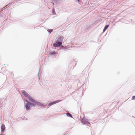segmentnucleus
Masks as SVG:
<instances>
[{
  "label": "nucleus",
  "instance_id": "nucleus-1",
  "mask_svg": "<svg viewBox=\"0 0 135 135\" xmlns=\"http://www.w3.org/2000/svg\"><path fill=\"white\" fill-rule=\"evenodd\" d=\"M22 93L23 95L29 100V102L26 99H25V101L26 102L24 105L25 108L27 111L30 109V108L33 107H39L41 105V103L38 102L33 99L27 93L25 90H22Z\"/></svg>",
  "mask_w": 135,
  "mask_h": 135
},
{
  "label": "nucleus",
  "instance_id": "nucleus-2",
  "mask_svg": "<svg viewBox=\"0 0 135 135\" xmlns=\"http://www.w3.org/2000/svg\"><path fill=\"white\" fill-rule=\"evenodd\" d=\"M80 121L81 123L83 124H85V125L89 126L90 128V126L87 125L90 124V123L89 122L90 121V120L85 118L84 116L83 117Z\"/></svg>",
  "mask_w": 135,
  "mask_h": 135
},
{
  "label": "nucleus",
  "instance_id": "nucleus-3",
  "mask_svg": "<svg viewBox=\"0 0 135 135\" xmlns=\"http://www.w3.org/2000/svg\"><path fill=\"white\" fill-rule=\"evenodd\" d=\"M62 100H57L51 102L47 104V108H49L50 106L57 103L60 102L62 101Z\"/></svg>",
  "mask_w": 135,
  "mask_h": 135
},
{
  "label": "nucleus",
  "instance_id": "nucleus-4",
  "mask_svg": "<svg viewBox=\"0 0 135 135\" xmlns=\"http://www.w3.org/2000/svg\"><path fill=\"white\" fill-rule=\"evenodd\" d=\"M76 64V61L74 60L72 61L69 66V68H70V69H69V70H70L71 69V68L72 66H73V68L72 69H73L74 68Z\"/></svg>",
  "mask_w": 135,
  "mask_h": 135
},
{
  "label": "nucleus",
  "instance_id": "nucleus-5",
  "mask_svg": "<svg viewBox=\"0 0 135 135\" xmlns=\"http://www.w3.org/2000/svg\"><path fill=\"white\" fill-rule=\"evenodd\" d=\"M62 44V43L61 42H57L56 43L53 44V46L55 47H59Z\"/></svg>",
  "mask_w": 135,
  "mask_h": 135
},
{
  "label": "nucleus",
  "instance_id": "nucleus-6",
  "mask_svg": "<svg viewBox=\"0 0 135 135\" xmlns=\"http://www.w3.org/2000/svg\"><path fill=\"white\" fill-rule=\"evenodd\" d=\"M57 51L55 52V51H51L49 53V55L50 56H55L57 55Z\"/></svg>",
  "mask_w": 135,
  "mask_h": 135
},
{
  "label": "nucleus",
  "instance_id": "nucleus-7",
  "mask_svg": "<svg viewBox=\"0 0 135 135\" xmlns=\"http://www.w3.org/2000/svg\"><path fill=\"white\" fill-rule=\"evenodd\" d=\"M5 129L6 127L5 125L4 124H2L1 126V132L4 133Z\"/></svg>",
  "mask_w": 135,
  "mask_h": 135
},
{
  "label": "nucleus",
  "instance_id": "nucleus-8",
  "mask_svg": "<svg viewBox=\"0 0 135 135\" xmlns=\"http://www.w3.org/2000/svg\"><path fill=\"white\" fill-rule=\"evenodd\" d=\"M41 105H40V107L41 108H42V107H44V108H47V105H45V104L44 103H41Z\"/></svg>",
  "mask_w": 135,
  "mask_h": 135
},
{
  "label": "nucleus",
  "instance_id": "nucleus-9",
  "mask_svg": "<svg viewBox=\"0 0 135 135\" xmlns=\"http://www.w3.org/2000/svg\"><path fill=\"white\" fill-rule=\"evenodd\" d=\"M66 115L67 116L70 117L71 118H73L72 115L69 113H66Z\"/></svg>",
  "mask_w": 135,
  "mask_h": 135
},
{
  "label": "nucleus",
  "instance_id": "nucleus-10",
  "mask_svg": "<svg viewBox=\"0 0 135 135\" xmlns=\"http://www.w3.org/2000/svg\"><path fill=\"white\" fill-rule=\"evenodd\" d=\"M109 26V25H106L105 26L103 30V31L104 32L105 31L107 30V29L108 28V27Z\"/></svg>",
  "mask_w": 135,
  "mask_h": 135
},
{
  "label": "nucleus",
  "instance_id": "nucleus-11",
  "mask_svg": "<svg viewBox=\"0 0 135 135\" xmlns=\"http://www.w3.org/2000/svg\"><path fill=\"white\" fill-rule=\"evenodd\" d=\"M135 99V96H133L132 97V100H134Z\"/></svg>",
  "mask_w": 135,
  "mask_h": 135
},
{
  "label": "nucleus",
  "instance_id": "nucleus-12",
  "mask_svg": "<svg viewBox=\"0 0 135 135\" xmlns=\"http://www.w3.org/2000/svg\"><path fill=\"white\" fill-rule=\"evenodd\" d=\"M39 70L38 73H39ZM38 76L39 79H40V77H39V74H38Z\"/></svg>",
  "mask_w": 135,
  "mask_h": 135
},
{
  "label": "nucleus",
  "instance_id": "nucleus-13",
  "mask_svg": "<svg viewBox=\"0 0 135 135\" xmlns=\"http://www.w3.org/2000/svg\"><path fill=\"white\" fill-rule=\"evenodd\" d=\"M132 117L135 118V117L133 116H132Z\"/></svg>",
  "mask_w": 135,
  "mask_h": 135
},
{
  "label": "nucleus",
  "instance_id": "nucleus-14",
  "mask_svg": "<svg viewBox=\"0 0 135 135\" xmlns=\"http://www.w3.org/2000/svg\"><path fill=\"white\" fill-rule=\"evenodd\" d=\"M43 60H44L43 59H42V60L41 61H42H42H43Z\"/></svg>",
  "mask_w": 135,
  "mask_h": 135
},
{
  "label": "nucleus",
  "instance_id": "nucleus-15",
  "mask_svg": "<svg viewBox=\"0 0 135 135\" xmlns=\"http://www.w3.org/2000/svg\"><path fill=\"white\" fill-rule=\"evenodd\" d=\"M45 60V59L44 60V61H45V60Z\"/></svg>",
  "mask_w": 135,
  "mask_h": 135
},
{
  "label": "nucleus",
  "instance_id": "nucleus-16",
  "mask_svg": "<svg viewBox=\"0 0 135 135\" xmlns=\"http://www.w3.org/2000/svg\"><path fill=\"white\" fill-rule=\"evenodd\" d=\"M6 65L5 64H4V65Z\"/></svg>",
  "mask_w": 135,
  "mask_h": 135
},
{
  "label": "nucleus",
  "instance_id": "nucleus-17",
  "mask_svg": "<svg viewBox=\"0 0 135 135\" xmlns=\"http://www.w3.org/2000/svg\"><path fill=\"white\" fill-rule=\"evenodd\" d=\"M2 135H3V134H2Z\"/></svg>",
  "mask_w": 135,
  "mask_h": 135
}]
</instances>
